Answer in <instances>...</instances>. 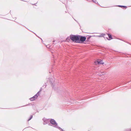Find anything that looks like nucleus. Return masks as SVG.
<instances>
[{"label": "nucleus", "mask_w": 131, "mask_h": 131, "mask_svg": "<svg viewBox=\"0 0 131 131\" xmlns=\"http://www.w3.org/2000/svg\"><path fill=\"white\" fill-rule=\"evenodd\" d=\"M70 38L73 41L77 43H80V36L71 35L70 36Z\"/></svg>", "instance_id": "1"}, {"label": "nucleus", "mask_w": 131, "mask_h": 131, "mask_svg": "<svg viewBox=\"0 0 131 131\" xmlns=\"http://www.w3.org/2000/svg\"><path fill=\"white\" fill-rule=\"evenodd\" d=\"M50 123L54 125V126L56 127L57 126V124L53 119H51L50 121Z\"/></svg>", "instance_id": "2"}, {"label": "nucleus", "mask_w": 131, "mask_h": 131, "mask_svg": "<svg viewBox=\"0 0 131 131\" xmlns=\"http://www.w3.org/2000/svg\"><path fill=\"white\" fill-rule=\"evenodd\" d=\"M86 39V38L85 37H82L80 36V43L81 42H84Z\"/></svg>", "instance_id": "3"}, {"label": "nucleus", "mask_w": 131, "mask_h": 131, "mask_svg": "<svg viewBox=\"0 0 131 131\" xmlns=\"http://www.w3.org/2000/svg\"><path fill=\"white\" fill-rule=\"evenodd\" d=\"M38 96V95H37V94H36L33 97L30 98V100L31 101H33L36 99L37 98Z\"/></svg>", "instance_id": "4"}, {"label": "nucleus", "mask_w": 131, "mask_h": 131, "mask_svg": "<svg viewBox=\"0 0 131 131\" xmlns=\"http://www.w3.org/2000/svg\"><path fill=\"white\" fill-rule=\"evenodd\" d=\"M95 64H103L104 62H102V61L101 60H98L97 61L95 62Z\"/></svg>", "instance_id": "5"}, {"label": "nucleus", "mask_w": 131, "mask_h": 131, "mask_svg": "<svg viewBox=\"0 0 131 131\" xmlns=\"http://www.w3.org/2000/svg\"><path fill=\"white\" fill-rule=\"evenodd\" d=\"M56 127L57 128H58L61 131H63V130L62 128H60V127H58L57 126Z\"/></svg>", "instance_id": "6"}, {"label": "nucleus", "mask_w": 131, "mask_h": 131, "mask_svg": "<svg viewBox=\"0 0 131 131\" xmlns=\"http://www.w3.org/2000/svg\"><path fill=\"white\" fill-rule=\"evenodd\" d=\"M108 36L109 38L111 39H112V37H111V34H108Z\"/></svg>", "instance_id": "7"}, {"label": "nucleus", "mask_w": 131, "mask_h": 131, "mask_svg": "<svg viewBox=\"0 0 131 131\" xmlns=\"http://www.w3.org/2000/svg\"><path fill=\"white\" fill-rule=\"evenodd\" d=\"M32 117V116L31 115L30 117V118L28 120V121H29L30 120Z\"/></svg>", "instance_id": "8"}, {"label": "nucleus", "mask_w": 131, "mask_h": 131, "mask_svg": "<svg viewBox=\"0 0 131 131\" xmlns=\"http://www.w3.org/2000/svg\"><path fill=\"white\" fill-rule=\"evenodd\" d=\"M41 91V90L40 89V91H39L38 93H37V95L38 96L39 95V93L40 92V91Z\"/></svg>", "instance_id": "9"}, {"label": "nucleus", "mask_w": 131, "mask_h": 131, "mask_svg": "<svg viewBox=\"0 0 131 131\" xmlns=\"http://www.w3.org/2000/svg\"><path fill=\"white\" fill-rule=\"evenodd\" d=\"M92 1L94 2H95L96 1V0H92Z\"/></svg>", "instance_id": "10"}, {"label": "nucleus", "mask_w": 131, "mask_h": 131, "mask_svg": "<svg viewBox=\"0 0 131 131\" xmlns=\"http://www.w3.org/2000/svg\"><path fill=\"white\" fill-rule=\"evenodd\" d=\"M67 40H68V38H67Z\"/></svg>", "instance_id": "11"}, {"label": "nucleus", "mask_w": 131, "mask_h": 131, "mask_svg": "<svg viewBox=\"0 0 131 131\" xmlns=\"http://www.w3.org/2000/svg\"><path fill=\"white\" fill-rule=\"evenodd\" d=\"M119 6V7H121V6Z\"/></svg>", "instance_id": "12"}]
</instances>
